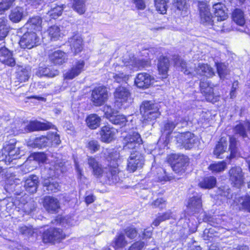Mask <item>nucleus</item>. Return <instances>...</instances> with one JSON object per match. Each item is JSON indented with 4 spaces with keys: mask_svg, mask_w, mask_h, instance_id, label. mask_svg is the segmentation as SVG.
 Here are the masks:
<instances>
[{
    "mask_svg": "<svg viewBox=\"0 0 250 250\" xmlns=\"http://www.w3.org/2000/svg\"><path fill=\"white\" fill-rule=\"evenodd\" d=\"M198 8L200 17L201 22L206 26H212L214 20L210 12L209 5L204 2H199Z\"/></svg>",
    "mask_w": 250,
    "mask_h": 250,
    "instance_id": "obj_10",
    "label": "nucleus"
},
{
    "mask_svg": "<svg viewBox=\"0 0 250 250\" xmlns=\"http://www.w3.org/2000/svg\"><path fill=\"white\" fill-rule=\"evenodd\" d=\"M52 125L50 123H41L38 121L30 122L26 126V129L28 131L37 130H44L51 128Z\"/></svg>",
    "mask_w": 250,
    "mask_h": 250,
    "instance_id": "obj_26",
    "label": "nucleus"
},
{
    "mask_svg": "<svg viewBox=\"0 0 250 250\" xmlns=\"http://www.w3.org/2000/svg\"><path fill=\"white\" fill-rule=\"evenodd\" d=\"M42 20L38 16L33 17L28 20L24 26V28L31 32L40 31L42 29Z\"/></svg>",
    "mask_w": 250,
    "mask_h": 250,
    "instance_id": "obj_22",
    "label": "nucleus"
},
{
    "mask_svg": "<svg viewBox=\"0 0 250 250\" xmlns=\"http://www.w3.org/2000/svg\"><path fill=\"white\" fill-rule=\"evenodd\" d=\"M37 35L34 32H27L24 34L21 38L19 44L21 47L27 46L30 45V47H35L39 45L37 43Z\"/></svg>",
    "mask_w": 250,
    "mask_h": 250,
    "instance_id": "obj_20",
    "label": "nucleus"
},
{
    "mask_svg": "<svg viewBox=\"0 0 250 250\" xmlns=\"http://www.w3.org/2000/svg\"><path fill=\"white\" fill-rule=\"evenodd\" d=\"M225 7L221 3H217L213 6L214 18H216L217 21H222L226 20L227 18V15L225 11Z\"/></svg>",
    "mask_w": 250,
    "mask_h": 250,
    "instance_id": "obj_29",
    "label": "nucleus"
},
{
    "mask_svg": "<svg viewBox=\"0 0 250 250\" xmlns=\"http://www.w3.org/2000/svg\"><path fill=\"white\" fill-rule=\"evenodd\" d=\"M159 105L151 101H144L140 106V112L144 122L155 120L160 115Z\"/></svg>",
    "mask_w": 250,
    "mask_h": 250,
    "instance_id": "obj_3",
    "label": "nucleus"
},
{
    "mask_svg": "<svg viewBox=\"0 0 250 250\" xmlns=\"http://www.w3.org/2000/svg\"><path fill=\"white\" fill-rule=\"evenodd\" d=\"M19 230L22 235L28 238L34 236V234H36L35 230L32 228L26 226L19 227Z\"/></svg>",
    "mask_w": 250,
    "mask_h": 250,
    "instance_id": "obj_52",
    "label": "nucleus"
},
{
    "mask_svg": "<svg viewBox=\"0 0 250 250\" xmlns=\"http://www.w3.org/2000/svg\"><path fill=\"white\" fill-rule=\"evenodd\" d=\"M84 65L85 62L83 60L76 62L71 68L64 74L65 79L72 80L78 76L83 70Z\"/></svg>",
    "mask_w": 250,
    "mask_h": 250,
    "instance_id": "obj_18",
    "label": "nucleus"
},
{
    "mask_svg": "<svg viewBox=\"0 0 250 250\" xmlns=\"http://www.w3.org/2000/svg\"><path fill=\"white\" fill-rule=\"evenodd\" d=\"M114 96L116 103L123 104L131 101V92L128 87L118 86L114 92Z\"/></svg>",
    "mask_w": 250,
    "mask_h": 250,
    "instance_id": "obj_11",
    "label": "nucleus"
},
{
    "mask_svg": "<svg viewBox=\"0 0 250 250\" xmlns=\"http://www.w3.org/2000/svg\"><path fill=\"white\" fill-rule=\"evenodd\" d=\"M218 195L227 197L230 193V189L228 186H223L219 188L217 190Z\"/></svg>",
    "mask_w": 250,
    "mask_h": 250,
    "instance_id": "obj_63",
    "label": "nucleus"
},
{
    "mask_svg": "<svg viewBox=\"0 0 250 250\" xmlns=\"http://www.w3.org/2000/svg\"><path fill=\"white\" fill-rule=\"evenodd\" d=\"M24 10L22 7H16L13 9L9 16L10 20L13 22H20L23 17Z\"/></svg>",
    "mask_w": 250,
    "mask_h": 250,
    "instance_id": "obj_31",
    "label": "nucleus"
},
{
    "mask_svg": "<svg viewBox=\"0 0 250 250\" xmlns=\"http://www.w3.org/2000/svg\"><path fill=\"white\" fill-rule=\"evenodd\" d=\"M201 92L206 97L207 101L211 102H214V92L213 87L205 88V91Z\"/></svg>",
    "mask_w": 250,
    "mask_h": 250,
    "instance_id": "obj_59",
    "label": "nucleus"
},
{
    "mask_svg": "<svg viewBox=\"0 0 250 250\" xmlns=\"http://www.w3.org/2000/svg\"><path fill=\"white\" fill-rule=\"evenodd\" d=\"M86 147L91 153H93L100 149V145L97 140H90L87 141Z\"/></svg>",
    "mask_w": 250,
    "mask_h": 250,
    "instance_id": "obj_53",
    "label": "nucleus"
},
{
    "mask_svg": "<svg viewBox=\"0 0 250 250\" xmlns=\"http://www.w3.org/2000/svg\"><path fill=\"white\" fill-rule=\"evenodd\" d=\"M44 190L48 191V192H55L59 190L60 186L59 183L54 181L52 179H44L42 182Z\"/></svg>",
    "mask_w": 250,
    "mask_h": 250,
    "instance_id": "obj_32",
    "label": "nucleus"
},
{
    "mask_svg": "<svg viewBox=\"0 0 250 250\" xmlns=\"http://www.w3.org/2000/svg\"><path fill=\"white\" fill-rule=\"evenodd\" d=\"M227 166V163L223 161L211 164L208 167V169L212 171L213 173H218L225 170Z\"/></svg>",
    "mask_w": 250,
    "mask_h": 250,
    "instance_id": "obj_46",
    "label": "nucleus"
},
{
    "mask_svg": "<svg viewBox=\"0 0 250 250\" xmlns=\"http://www.w3.org/2000/svg\"><path fill=\"white\" fill-rule=\"evenodd\" d=\"M227 147V140L222 138L220 141L218 142V144L216 145V147L214 150V154L216 156L217 158H223V157H221V155L225 151Z\"/></svg>",
    "mask_w": 250,
    "mask_h": 250,
    "instance_id": "obj_37",
    "label": "nucleus"
},
{
    "mask_svg": "<svg viewBox=\"0 0 250 250\" xmlns=\"http://www.w3.org/2000/svg\"><path fill=\"white\" fill-rule=\"evenodd\" d=\"M236 202L240 208L244 209L250 212V197L249 196L239 197L237 199Z\"/></svg>",
    "mask_w": 250,
    "mask_h": 250,
    "instance_id": "obj_43",
    "label": "nucleus"
},
{
    "mask_svg": "<svg viewBox=\"0 0 250 250\" xmlns=\"http://www.w3.org/2000/svg\"><path fill=\"white\" fill-rule=\"evenodd\" d=\"M42 204L46 210L50 213L57 212L60 208L59 200L53 196H46L44 197Z\"/></svg>",
    "mask_w": 250,
    "mask_h": 250,
    "instance_id": "obj_16",
    "label": "nucleus"
},
{
    "mask_svg": "<svg viewBox=\"0 0 250 250\" xmlns=\"http://www.w3.org/2000/svg\"><path fill=\"white\" fill-rule=\"evenodd\" d=\"M229 150L230 151V154L229 156V159H231L235 157L237 152V143L236 139L233 137L229 138Z\"/></svg>",
    "mask_w": 250,
    "mask_h": 250,
    "instance_id": "obj_56",
    "label": "nucleus"
},
{
    "mask_svg": "<svg viewBox=\"0 0 250 250\" xmlns=\"http://www.w3.org/2000/svg\"><path fill=\"white\" fill-rule=\"evenodd\" d=\"M130 155L127 160V169L130 172L142 168L144 164V157L139 152L130 151Z\"/></svg>",
    "mask_w": 250,
    "mask_h": 250,
    "instance_id": "obj_6",
    "label": "nucleus"
},
{
    "mask_svg": "<svg viewBox=\"0 0 250 250\" xmlns=\"http://www.w3.org/2000/svg\"><path fill=\"white\" fill-rule=\"evenodd\" d=\"M87 163L92 170V174L96 178L103 179L104 182L109 185L116 184L120 181L119 169L111 168L108 167H103L96 159L92 156L87 157Z\"/></svg>",
    "mask_w": 250,
    "mask_h": 250,
    "instance_id": "obj_1",
    "label": "nucleus"
},
{
    "mask_svg": "<svg viewBox=\"0 0 250 250\" xmlns=\"http://www.w3.org/2000/svg\"><path fill=\"white\" fill-rule=\"evenodd\" d=\"M27 145L33 148H42L50 146V143L46 136H42L28 141Z\"/></svg>",
    "mask_w": 250,
    "mask_h": 250,
    "instance_id": "obj_23",
    "label": "nucleus"
},
{
    "mask_svg": "<svg viewBox=\"0 0 250 250\" xmlns=\"http://www.w3.org/2000/svg\"><path fill=\"white\" fill-rule=\"evenodd\" d=\"M36 207V203L32 199H30L26 203L23 204L22 208L24 212L29 214L35 209Z\"/></svg>",
    "mask_w": 250,
    "mask_h": 250,
    "instance_id": "obj_54",
    "label": "nucleus"
},
{
    "mask_svg": "<svg viewBox=\"0 0 250 250\" xmlns=\"http://www.w3.org/2000/svg\"><path fill=\"white\" fill-rule=\"evenodd\" d=\"M172 217V212L170 210H167L165 213L158 214L157 218L152 222V225L157 227L161 222L169 219Z\"/></svg>",
    "mask_w": 250,
    "mask_h": 250,
    "instance_id": "obj_42",
    "label": "nucleus"
},
{
    "mask_svg": "<svg viewBox=\"0 0 250 250\" xmlns=\"http://www.w3.org/2000/svg\"><path fill=\"white\" fill-rule=\"evenodd\" d=\"M30 69L19 66L17 74V79L21 83L27 81L30 77Z\"/></svg>",
    "mask_w": 250,
    "mask_h": 250,
    "instance_id": "obj_36",
    "label": "nucleus"
},
{
    "mask_svg": "<svg viewBox=\"0 0 250 250\" xmlns=\"http://www.w3.org/2000/svg\"><path fill=\"white\" fill-rule=\"evenodd\" d=\"M174 5L178 10L181 12V15L185 16L187 14L188 5L186 0H175Z\"/></svg>",
    "mask_w": 250,
    "mask_h": 250,
    "instance_id": "obj_48",
    "label": "nucleus"
},
{
    "mask_svg": "<svg viewBox=\"0 0 250 250\" xmlns=\"http://www.w3.org/2000/svg\"><path fill=\"white\" fill-rule=\"evenodd\" d=\"M168 0H155V6L156 10L161 14H165L167 8Z\"/></svg>",
    "mask_w": 250,
    "mask_h": 250,
    "instance_id": "obj_49",
    "label": "nucleus"
},
{
    "mask_svg": "<svg viewBox=\"0 0 250 250\" xmlns=\"http://www.w3.org/2000/svg\"><path fill=\"white\" fill-rule=\"evenodd\" d=\"M229 180L234 186L239 188L244 183V175L242 170L239 167H232L229 170Z\"/></svg>",
    "mask_w": 250,
    "mask_h": 250,
    "instance_id": "obj_12",
    "label": "nucleus"
},
{
    "mask_svg": "<svg viewBox=\"0 0 250 250\" xmlns=\"http://www.w3.org/2000/svg\"><path fill=\"white\" fill-rule=\"evenodd\" d=\"M175 65L180 68L181 70L183 71L186 75H189L193 73V70L191 67L187 68L186 62L181 58L177 57L175 59Z\"/></svg>",
    "mask_w": 250,
    "mask_h": 250,
    "instance_id": "obj_39",
    "label": "nucleus"
},
{
    "mask_svg": "<svg viewBox=\"0 0 250 250\" xmlns=\"http://www.w3.org/2000/svg\"><path fill=\"white\" fill-rule=\"evenodd\" d=\"M85 0H74L73 8L80 14H83L85 11Z\"/></svg>",
    "mask_w": 250,
    "mask_h": 250,
    "instance_id": "obj_50",
    "label": "nucleus"
},
{
    "mask_svg": "<svg viewBox=\"0 0 250 250\" xmlns=\"http://www.w3.org/2000/svg\"><path fill=\"white\" fill-rule=\"evenodd\" d=\"M168 161L172 165L174 171L182 173L185 171L188 159L184 155L174 154L169 156Z\"/></svg>",
    "mask_w": 250,
    "mask_h": 250,
    "instance_id": "obj_5",
    "label": "nucleus"
},
{
    "mask_svg": "<svg viewBox=\"0 0 250 250\" xmlns=\"http://www.w3.org/2000/svg\"><path fill=\"white\" fill-rule=\"evenodd\" d=\"M233 21L238 25L242 26L245 22L243 12L239 9H236L232 14Z\"/></svg>",
    "mask_w": 250,
    "mask_h": 250,
    "instance_id": "obj_40",
    "label": "nucleus"
},
{
    "mask_svg": "<svg viewBox=\"0 0 250 250\" xmlns=\"http://www.w3.org/2000/svg\"><path fill=\"white\" fill-rule=\"evenodd\" d=\"M65 238V234L61 229L50 228L42 234V240L44 243H51L60 241Z\"/></svg>",
    "mask_w": 250,
    "mask_h": 250,
    "instance_id": "obj_9",
    "label": "nucleus"
},
{
    "mask_svg": "<svg viewBox=\"0 0 250 250\" xmlns=\"http://www.w3.org/2000/svg\"><path fill=\"white\" fill-rule=\"evenodd\" d=\"M216 184V178L213 176H209L205 178L199 183V186L203 188L210 189L213 188Z\"/></svg>",
    "mask_w": 250,
    "mask_h": 250,
    "instance_id": "obj_38",
    "label": "nucleus"
},
{
    "mask_svg": "<svg viewBox=\"0 0 250 250\" xmlns=\"http://www.w3.org/2000/svg\"><path fill=\"white\" fill-rule=\"evenodd\" d=\"M63 7L57 4H52L51 9L47 13L52 19H56L62 14Z\"/></svg>",
    "mask_w": 250,
    "mask_h": 250,
    "instance_id": "obj_44",
    "label": "nucleus"
},
{
    "mask_svg": "<svg viewBox=\"0 0 250 250\" xmlns=\"http://www.w3.org/2000/svg\"><path fill=\"white\" fill-rule=\"evenodd\" d=\"M16 142L14 140L5 144L3 146V151L6 158L10 160L19 158L20 150L19 147H16Z\"/></svg>",
    "mask_w": 250,
    "mask_h": 250,
    "instance_id": "obj_14",
    "label": "nucleus"
},
{
    "mask_svg": "<svg viewBox=\"0 0 250 250\" xmlns=\"http://www.w3.org/2000/svg\"><path fill=\"white\" fill-rule=\"evenodd\" d=\"M106 158L109 163V167L118 169L119 163L121 161V156L117 150L114 149L108 150Z\"/></svg>",
    "mask_w": 250,
    "mask_h": 250,
    "instance_id": "obj_19",
    "label": "nucleus"
},
{
    "mask_svg": "<svg viewBox=\"0 0 250 250\" xmlns=\"http://www.w3.org/2000/svg\"><path fill=\"white\" fill-rule=\"evenodd\" d=\"M0 61L11 67L16 64L15 61L12 57V53L7 48H0Z\"/></svg>",
    "mask_w": 250,
    "mask_h": 250,
    "instance_id": "obj_21",
    "label": "nucleus"
},
{
    "mask_svg": "<svg viewBox=\"0 0 250 250\" xmlns=\"http://www.w3.org/2000/svg\"><path fill=\"white\" fill-rule=\"evenodd\" d=\"M85 122L89 128L95 129L100 126L101 118L96 114H91L86 117Z\"/></svg>",
    "mask_w": 250,
    "mask_h": 250,
    "instance_id": "obj_30",
    "label": "nucleus"
},
{
    "mask_svg": "<svg viewBox=\"0 0 250 250\" xmlns=\"http://www.w3.org/2000/svg\"><path fill=\"white\" fill-rule=\"evenodd\" d=\"M154 81V78L147 73L138 74L135 79V84L140 88L146 89L148 88Z\"/></svg>",
    "mask_w": 250,
    "mask_h": 250,
    "instance_id": "obj_13",
    "label": "nucleus"
},
{
    "mask_svg": "<svg viewBox=\"0 0 250 250\" xmlns=\"http://www.w3.org/2000/svg\"><path fill=\"white\" fill-rule=\"evenodd\" d=\"M52 170L56 171V172L59 173V172H62L64 171L63 164L60 160H57L54 164L50 167Z\"/></svg>",
    "mask_w": 250,
    "mask_h": 250,
    "instance_id": "obj_62",
    "label": "nucleus"
},
{
    "mask_svg": "<svg viewBox=\"0 0 250 250\" xmlns=\"http://www.w3.org/2000/svg\"><path fill=\"white\" fill-rule=\"evenodd\" d=\"M197 74L204 75L208 78H210L215 75V72L212 68L207 64L199 63Z\"/></svg>",
    "mask_w": 250,
    "mask_h": 250,
    "instance_id": "obj_34",
    "label": "nucleus"
},
{
    "mask_svg": "<svg viewBox=\"0 0 250 250\" xmlns=\"http://www.w3.org/2000/svg\"><path fill=\"white\" fill-rule=\"evenodd\" d=\"M68 45L71 47H80L83 44V40L78 33H74L73 35L68 39Z\"/></svg>",
    "mask_w": 250,
    "mask_h": 250,
    "instance_id": "obj_41",
    "label": "nucleus"
},
{
    "mask_svg": "<svg viewBox=\"0 0 250 250\" xmlns=\"http://www.w3.org/2000/svg\"><path fill=\"white\" fill-rule=\"evenodd\" d=\"M36 74L40 77L44 76L52 78L58 75L59 71L57 70H51L47 67L40 66Z\"/></svg>",
    "mask_w": 250,
    "mask_h": 250,
    "instance_id": "obj_35",
    "label": "nucleus"
},
{
    "mask_svg": "<svg viewBox=\"0 0 250 250\" xmlns=\"http://www.w3.org/2000/svg\"><path fill=\"white\" fill-rule=\"evenodd\" d=\"M175 141L178 147L190 149L198 142L197 137L192 133L187 131L177 134Z\"/></svg>",
    "mask_w": 250,
    "mask_h": 250,
    "instance_id": "obj_4",
    "label": "nucleus"
},
{
    "mask_svg": "<svg viewBox=\"0 0 250 250\" xmlns=\"http://www.w3.org/2000/svg\"><path fill=\"white\" fill-rule=\"evenodd\" d=\"M178 122L174 121H167L165 124L164 127V131L167 134H170L173 131L176 126L178 125Z\"/></svg>",
    "mask_w": 250,
    "mask_h": 250,
    "instance_id": "obj_58",
    "label": "nucleus"
},
{
    "mask_svg": "<svg viewBox=\"0 0 250 250\" xmlns=\"http://www.w3.org/2000/svg\"><path fill=\"white\" fill-rule=\"evenodd\" d=\"M218 74L221 80L226 78L227 75L229 73V71L227 65L224 63H216Z\"/></svg>",
    "mask_w": 250,
    "mask_h": 250,
    "instance_id": "obj_45",
    "label": "nucleus"
},
{
    "mask_svg": "<svg viewBox=\"0 0 250 250\" xmlns=\"http://www.w3.org/2000/svg\"><path fill=\"white\" fill-rule=\"evenodd\" d=\"M169 66V61L168 59L164 56L160 57L158 63V68L159 73L163 75L162 79L167 78Z\"/></svg>",
    "mask_w": 250,
    "mask_h": 250,
    "instance_id": "obj_28",
    "label": "nucleus"
},
{
    "mask_svg": "<svg viewBox=\"0 0 250 250\" xmlns=\"http://www.w3.org/2000/svg\"><path fill=\"white\" fill-rule=\"evenodd\" d=\"M48 34L51 40L55 41L60 37V29L58 26H51L48 29Z\"/></svg>",
    "mask_w": 250,
    "mask_h": 250,
    "instance_id": "obj_51",
    "label": "nucleus"
},
{
    "mask_svg": "<svg viewBox=\"0 0 250 250\" xmlns=\"http://www.w3.org/2000/svg\"><path fill=\"white\" fill-rule=\"evenodd\" d=\"M188 211L194 214L202 210L201 195H197L189 199L187 205Z\"/></svg>",
    "mask_w": 250,
    "mask_h": 250,
    "instance_id": "obj_17",
    "label": "nucleus"
},
{
    "mask_svg": "<svg viewBox=\"0 0 250 250\" xmlns=\"http://www.w3.org/2000/svg\"><path fill=\"white\" fill-rule=\"evenodd\" d=\"M105 114L110 122L115 125H124L126 122L125 117L123 115L117 114L116 113L109 112L105 111Z\"/></svg>",
    "mask_w": 250,
    "mask_h": 250,
    "instance_id": "obj_25",
    "label": "nucleus"
},
{
    "mask_svg": "<svg viewBox=\"0 0 250 250\" xmlns=\"http://www.w3.org/2000/svg\"><path fill=\"white\" fill-rule=\"evenodd\" d=\"M214 85L211 84L209 81L205 79L201 80L200 83V88L201 91H205V88L213 87Z\"/></svg>",
    "mask_w": 250,
    "mask_h": 250,
    "instance_id": "obj_64",
    "label": "nucleus"
},
{
    "mask_svg": "<svg viewBox=\"0 0 250 250\" xmlns=\"http://www.w3.org/2000/svg\"><path fill=\"white\" fill-rule=\"evenodd\" d=\"M118 131L115 128L109 125L103 126L100 131L101 140L105 143H109L115 139Z\"/></svg>",
    "mask_w": 250,
    "mask_h": 250,
    "instance_id": "obj_15",
    "label": "nucleus"
},
{
    "mask_svg": "<svg viewBox=\"0 0 250 250\" xmlns=\"http://www.w3.org/2000/svg\"><path fill=\"white\" fill-rule=\"evenodd\" d=\"M143 143L140 135L136 132L127 134L123 140V150L129 151L135 149L136 147Z\"/></svg>",
    "mask_w": 250,
    "mask_h": 250,
    "instance_id": "obj_7",
    "label": "nucleus"
},
{
    "mask_svg": "<svg viewBox=\"0 0 250 250\" xmlns=\"http://www.w3.org/2000/svg\"><path fill=\"white\" fill-rule=\"evenodd\" d=\"M49 57L51 62L56 65H62L65 63L67 59L66 54L61 50L53 52Z\"/></svg>",
    "mask_w": 250,
    "mask_h": 250,
    "instance_id": "obj_27",
    "label": "nucleus"
},
{
    "mask_svg": "<svg viewBox=\"0 0 250 250\" xmlns=\"http://www.w3.org/2000/svg\"><path fill=\"white\" fill-rule=\"evenodd\" d=\"M128 244V242L124 233H118L113 241V246L115 249L123 248Z\"/></svg>",
    "mask_w": 250,
    "mask_h": 250,
    "instance_id": "obj_33",
    "label": "nucleus"
},
{
    "mask_svg": "<svg viewBox=\"0 0 250 250\" xmlns=\"http://www.w3.org/2000/svg\"><path fill=\"white\" fill-rule=\"evenodd\" d=\"M46 137L48 141H49L50 142V146L52 145H59L61 143L60 136L56 132L48 133Z\"/></svg>",
    "mask_w": 250,
    "mask_h": 250,
    "instance_id": "obj_57",
    "label": "nucleus"
},
{
    "mask_svg": "<svg viewBox=\"0 0 250 250\" xmlns=\"http://www.w3.org/2000/svg\"><path fill=\"white\" fill-rule=\"evenodd\" d=\"M107 98V90L104 86L95 87L92 91L91 101L96 106L104 104Z\"/></svg>",
    "mask_w": 250,
    "mask_h": 250,
    "instance_id": "obj_8",
    "label": "nucleus"
},
{
    "mask_svg": "<svg viewBox=\"0 0 250 250\" xmlns=\"http://www.w3.org/2000/svg\"><path fill=\"white\" fill-rule=\"evenodd\" d=\"M125 66H121V67L118 65H115V71L116 74H113V77L115 79V81L117 83H121L123 82H126L129 78V75L125 74L124 72L121 71H125L127 69V66H132L134 67L143 68L145 67L146 62L140 60H137L136 58L132 57V59H130L129 61H125Z\"/></svg>",
    "mask_w": 250,
    "mask_h": 250,
    "instance_id": "obj_2",
    "label": "nucleus"
},
{
    "mask_svg": "<svg viewBox=\"0 0 250 250\" xmlns=\"http://www.w3.org/2000/svg\"><path fill=\"white\" fill-rule=\"evenodd\" d=\"M39 184L38 177L36 175H30L25 181L24 187L26 190L31 193L37 190Z\"/></svg>",
    "mask_w": 250,
    "mask_h": 250,
    "instance_id": "obj_24",
    "label": "nucleus"
},
{
    "mask_svg": "<svg viewBox=\"0 0 250 250\" xmlns=\"http://www.w3.org/2000/svg\"><path fill=\"white\" fill-rule=\"evenodd\" d=\"M128 238L130 239H134L137 235V231L135 228H128L124 230V233Z\"/></svg>",
    "mask_w": 250,
    "mask_h": 250,
    "instance_id": "obj_60",
    "label": "nucleus"
},
{
    "mask_svg": "<svg viewBox=\"0 0 250 250\" xmlns=\"http://www.w3.org/2000/svg\"><path fill=\"white\" fill-rule=\"evenodd\" d=\"M246 123L247 122L243 124H239L236 125L234 128V133L236 134H239L243 138L246 137L247 136L246 128L248 129V127L245 125Z\"/></svg>",
    "mask_w": 250,
    "mask_h": 250,
    "instance_id": "obj_55",
    "label": "nucleus"
},
{
    "mask_svg": "<svg viewBox=\"0 0 250 250\" xmlns=\"http://www.w3.org/2000/svg\"><path fill=\"white\" fill-rule=\"evenodd\" d=\"M7 21L4 18H0V40H3L9 32V26L7 24Z\"/></svg>",
    "mask_w": 250,
    "mask_h": 250,
    "instance_id": "obj_47",
    "label": "nucleus"
},
{
    "mask_svg": "<svg viewBox=\"0 0 250 250\" xmlns=\"http://www.w3.org/2000/svg\"><path fill=\"white\" fill-rule=\"evenodd\" d=\"M146 245L145 242L138 241L133 243L128 250H142Z\"/></svg>",
    "mask_w": 250,
    "mask_h": 250,
    "instance_id": "obj_61",
    "label": "nucleus"
}]
</instances>
